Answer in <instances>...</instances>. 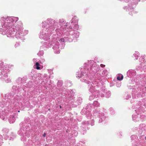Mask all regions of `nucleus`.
Returning <instances> with one entry per match:
<instances>
[{
    "label": "nucleus",
    "instance_id": "f257e3e1",
    "mask_svg": "<svg viewBox=\"0 0 146 146\" xmlns=\"http://www.w3.org/2000/svg\"><path fill=\"white\" fill-rule=\"evenodd\" d=\"M18 20V18L15 17H8L6 19L2 17L1 21H5V23L2 24L3 28L1 29L0 33L6 35L8 37H15L17 39L20 38L22 36V29L19 25L15 26L14 25Z\"/></svg>",
    "mask_w": 146,
    "mask_h": 146
},
{
    "label": "nucleus",
    "instance_id": "f03ea898",
    "mask_svg": "<svg viewBox=\"0 0 146 146\" xmlns=\"http://www.w3.org/2000/svg\"><path fill=\"white\" fill-rule=\"evenodd\" d=\"M54 22V21L51 19L47 20V22H42V27H43V25L44 24V23H47L46 27H48V29L47 30V31L46 30L45 32H41L40 33V34L39 35V37L40 38H42L45 40L50 41L49 40L50 39L49 38L50 34L48 33H50L54 29V26L52 25Z\"/></svg>",
    "mask_w": 146,
    "mask_h": 146
},
{
    "label": "nucleus",
    "instance_id": "7ed1b4c3",
    "mask_svg": "<svg viewBox=\"0 0 146 146\" xmlns=\"http://www.w3.org/2000/svg\"><path fill=\"white\" fill-rule=\"evenodd\" d=\"M90 70L89 69H88L87 71L86 68H85L84 69L83 73L82 72L81 74L77 76H76L77 77L79 78H81L80 80L82 82H85L86 83L89 84L90 81L88 80V78H89V75H88V72Z\"/></svg>",
    "mask_w": 146,
    "mask_h": 146
},
{
    "label": "nucleus",
    "instance_id": "20e7f679",
    "mask_svg": "<svg viewBox=\"0 0 146 146\" xmlns=\"http://www.w3.org/2000/svg\"><path fill=\"white\" fill-rule=\"evenodd\" d=\"M59 42H56L54 45L53 46L52 48L55 50L54 52L56 54H59L60 52V50L59 49Z\"/></svg>",
    "mask_w": 146,
    "mask_h": 146
},
{
    "label": "nucleus",
    "instance_id": "39448f33",
    "mask_svg": "<svg viewBox=\"0 0 146 146\" xmlns=\"http://www.w3.org/2000/svg\"><path fill=\"white\" fill-rule=\"evenodd\" d=\"M10 72V70L9 69H7V67H5V68L3 69L2 70L1 73L3 75L4 77H6L7 76V74Z\"/></svg>",
    "mask_w": 146,
    "mask_h": 146
},
{
    "label": "nucleus",
    "instance_id": "423d86ee",
    "mask_svg": "<svg viewBox=\"0 0 146 146\" xmlns=\"http://www.w3.org/2000/svg\"><path fill=\"white\" fill-rule=\"evenodd\" d=\"M5 114L6 113L5 111H3V110L1 111L0 110V118H1L3 120H5V119L7 118Z\"/></svg>",
    "mask_w": 146,
    "mask_h": 146
},
{
    "label": "nucleus",
    "instance_id": "0eeeda50",
    "mask_svg": "<svg viewBox=\"0 0 146 146\" xmlns=\"http://www.w3.org/2000/svg\"><path fill=\"white\" fill-rule=\"evenodd\" d=\"M99 93L98 91H96V93H93L92 95L90 96L89 98V100H93L95 98H97L98 96Z\"/></svg>",
    "mask_w": 146,
    "mask_h": 146
},
{
    "label": "nucleus",
    "instance_id": "6e6552de",
    "mask_svg": "<svg viewBox=\"0 0 146 146\" xmlns=\"http://www.w3.org/2000/svg\"><path fill=\"white\" fill-rule=\"evenodd\" d=\"M99 116L100 118L99 120V122L100 123L102 122L103 121L105 120V117L104 116V114L102 112V113H99Z\"/></svg>",
    "mask_w": 146,
    "mask_h": 146
},
{
    "label": "nucleus",
    "instance_id": "1a4fd4ad",
    "mask_svg": "<svg viewBox=\"0 0 146 146\" xmlns=\"http://www.w3.org/2000/svg\"><path fill=\"white\" fill-rule=\"evenodd\" d=\"M127 73H129L130 76H134L136 74V72L134 70H131L128 71Z\"/></svg>",
    "mask_w": 146,
    "mask_h": 146
},
{
    "label": "nucleus",
    "instance_id": "9d476101",
    "mask_svg": "<svg viewBox=\"0 0 146 146\" xmlns=\"http://www.w3.org/2000/svg\"><path fill=\"white\" fill-rule=\"evenodd\" d=\"M91 87H90V88L89 89V90L90 92H91V93H96V91H96L95 90V89L94 88V87L93 86H92V84H91Z\"/></svg>",
    "mask_w": 146,
    "mask_h": 146
},
{
    "label": "nucleus",
    "instance_id": "9b49d317",
    "mask_svg": "<svg viewBox=\"0 0 146 146\" xmlns=\"http://www.w3.org/2000/svg\"><path fill=\"white\" fill-rule=\"evenodd\" d=\"M9 121L10 123H12L14 122L15 118L13 115H11L9 119Z\"/></svg>",
    "mask_w": 146,
    "mask_h": 146
},
{
    "label": "nucleus",
    "instance_id": "f8f14e48",
    "mask_svg": "<svg viewBox=\"0 0 146 146\" xmlns=\"http://www.w3.org/2000/svg\"><path fill=\"white\" fill-rule=\"evenodd\" d=\"M71 24H70L71 25H74V27H73L74 30H76L78 29V26L77 24H73L72 22H71Z\"/></svg>",
    "mask_w": 146,
    "mask_h": 146
},
{
    "label": "nucleus",
    "instance_id": "ddd939ff",
    "mask_svg": "<svg viewBox=\"0 0 146 146\" xmlns=\"http://www.w3.org/2000/svg\"><path fill=\"white\" fill-rule=\"evenodd\" d=\"M139 52H135V53L133 54L135 58L136 59H137V58L139 57Z\"/></svg>",
    "mask_w": 146,
    "mask_h": 146
},
{
    "label": "nucleus",
    "instance_id": "4468645a",
    "mask_svg": "<svg viewBox=\"0 0 146 146\" xmlns=\"http://www.w3.org/2000/svg\"><path fill=\"white\" fill-rule=\"evenodd\" d=\"M93 105L94 106H95L96 107H97L98 106H99L100 105V104L98 101H94Z\"/></svg>",
    "mask_w": 146,
    "mask_h": 146
},
{
    "label": "nucleus",
    "instance_id": "2eb2a0df",
    "mask_svg": "<svg viewBox=\"0 0 146 146\" xmlns=\"http://www.w3.org/2000/svg\"><path fill=\"white\" fill-rule=\"evenodd\" d=\"M140 62L142 63H144L145 62V60L143 56H141L139 59Z\"/></svg>",
    "mask_w": 146,
    "mask_h": 146
},
{
    "label": "nucleus",
    "instance_id": "dca6fc26",
    "mask_svg": "<svg viewBox=\"0 0 146 146\" xmlns=\"http://www.w3.org/2000/svg\"><path fill=\"white\" fill-rule=\"evenodd\" d=\"M62 84V81H59L57 83L58 86L60 87L61 86Z\"/></svg>",
    "mask_w": 146,
    "mask_h": 146
},
{
    "label": "nucleus",
    "instance_id": "f3484780",
    "mask_svg": "<svg viewBox=\"0 0 146 146\" xmlns=\"http://www.w3.org/2000/svg\"><path fill=\"white\" fill-rule=\"evenodd\" d=\"M67 37H65L64 38H62L60 39V40H58L59 42H64L65 39H66L67 38Z\"/></svg>",
    "mask_w": 146,
    "mask_h": 146
},
{
    "label": "nucleus",
    "instance_id": "a211bd4d",
    "mask_svg": "<svg viewBox=\"0 0 146 146\" xmlns=\"http://www.w3.org/2000/svg\"><path fill=\"white\" fill-rule=\"evenodd\" d=\"M44 54V51L43 50H41L38 53H37V55L39 56L42 55Z\"/></svg>",
    "mask_w": 146,
    "mask_h": 146
},
{
    "label": "nucleus",
    "instance_id": "6ab92c4d",
    "mask_svg": "<svg viewBox=\"0 0 146 146\" xmlns=\"http://www.w3.org/2000/svg\"><path fill=\"white\" fill-rule=\"evenodd\" d=\"M39 64L38 62H37L36 63V68L37 69L39 70L40 69V68L39 66Z\"/></svg>",
    "mask_w": 146,
    "mask_h": 146
},
{
    "label": "nucleus",
    "instance_id": "aec40b11",
    "mask_svg": "<svg viewBox=\"0 0 146 146\" xmlns=\"http://www.w3.org/2000/svg\"><path fill=\"white\" fill-rule=\"evenodd\" d=\"M123 76L122 75L121 76V77L120 78L119 76H118L117 77V80H123Z\"/></svg>",
    "mask_w": 146,
    "mask_h": 146
},
{
    "label": "nucleus",
    "instance_id": "412c9836",
    "mask_svg": "<svg viewBox=\"0 0 146 146\" xmlns=\"http://www.w3.org/2000/svg\"><path fill=\"white\" fill-rule=\"evenodd\" d=\"M80 103H81L82 102V100L81 98H78V100H77Z\"/></svg>",
    "mask_w": 146,
    "mask_h": 146
},
{
    "label": "nucleus",
    "instance_id": "4be33fe9",
    "mask_svg": "<svg viewBox=\"0 0 146 146\" xmlns=\"http://www.w3.org/2000/svg\"><path fill=\"white\" fill-rule=\"evenodd\" d=\"M66 26H67V27H68V28L70 29V30H72V26H71V25H69V26L68 25H66Z\"/></svg>",
    "mask_w": 146,
    "mask_h": 146
},
{
    "label": "nucleus",
    "instance_id": "5701e85b",
    "mask_svg": "<svg viewBox=\"0 0 146 146\" xmlns=\"http://www.w3.org/2000/svg\"><path fill=\"white\" fill-rule=\"evenodd\" d=\"M11 81V80L10 78H7L5 82L6 83H9Z\"/></svg>",
    "mask_w": 146,
    "mask_h": 146
},
{
    "label": "nucleus",
    "instance_id": "b1692460",
    "mask_svg": "<svg viewBox=\"0 0 146 146\" xmlns=\"http://www.w3.org/2000/svg\"><path fill=\"white\" fill-rule=\"evenodd\" d=\"M63 22V19H59V22L60 23H61Z\"/></svg>",
    "mask_w": 146,
    "mask_h": 146
},
{
    "label": "nucleus",
    "instance_id": "393cba45",
    "mask_svg": "<svg viewBox=\"0 0 146 146\" xmlns=\"http://www.w3.org/2000/svg\"><path fill=\"white\" fill-rule=\"evenodd\" d=\"M19 45V43H17L15 45V47H16L17 46H18Z\"/></svg>",
    "mask_w": 146,
    "mask_h": 146
},
{
    "label": "nucleus",
    "instance_id": "a878e982",
    "mask_svg": "<svg viewBox=\"0 0 146 146\" xmlns=\"http://www.w3.org/2000/svg\"><path fill=\"white\" fill-rule=\"evenodd\" d=\"M100 66L103 68V67H104L105 66V65H104V64H101L100 65Z\"/></svg>",
    "mask_w": 146,
    "mask_h": 146
},
{
    "label": "nucleus",
    "instance_id": "bb28decb",
    "mask_svg": "<svg viewBox=\"0 0 146 146\" xmlns=\"http://www.w3.org/2000/svg\"><path fill=\"white\" fill-rule=\"evenodd\" d=\"M84 124H88L89 123L88 122H83Z\"/></svg>",
    "mask_w": 146,
    "mask_h": 146
},
{
    "label": "nucleus",
    "instance_id": "cd10ccee",
    "mask_svg": "<svg viewBox=\"0 0 146 146\" xmlns=\"http://www.w3.org/2000/svg\"><path fill=\"white\" fill-rule=\"evenodd\" d=\"M119 0L121 1H125V2H127L129 1V0Z\"/></svg>",
    "mask_w": 146,
    "mask_h": 146
},
{
    "label": "nucleus",
    "instance_id": "c85d7f7f",
    "mask_svg": "<svg viewBox=\"0 0 146 146\" xmlns=\"http://www.w3.org/2000/svg\"><path fill=\"white\" fill-rule=\"evenodd\" d=\"M33 61H34V62H36V59H33Z\"/></svg>",
    "mask_w": 146,
    "mask_h": 146
},
{
    "label": "nucleus",
    "instance_id": "c756f323",
    "mask_svg": "<svg viewBox=\"0 0 146 146\" xmlns=\"http://www.w3.org/2000/svg\"><path fill=\"white\" fill-rule=\"evenodd\" d=\"M45 136H46V134H45V133H44V134L43 135V136L44 137H45Z\"/></svg>",
    "mask_w": 146,
    "mask_h": 146
},
{
    "label": "nucleus",
    "instance_id": "7c9ffc66",
    "mask_svg": "<svg viewBox=\"0 0 146 146\" xmlns=\"http://www.w3.org/2000/svg\"><path fill=\"white\" fill-rule=\"evenodd\" d=\"M108 93L109 94V96H108V97H107V98H108L109 97V96L111 95L110 93L109 92H108Z\"/></svg>",
    "mask_w": 146,
    "mask_h": 146
},
{
    "label": "nucleus",
    "instance_id": "2f4dec72",
    "mask_svg": "<svg viewBox=\"0 0 146 146\" xmlns=\"http://www.w3.org/2000/svg\"><path fill=\"white\" fill-rule=\"evenodd\" d=\"M128 96L129 98L130 97V96L129 95H128Z\"/></svg>",
    "mask_w": 146,
    "mask_h": 146
},
{
    "label": "nucleus",
    "instance_id": "473e14b6",
    "mask_svg": "<svg viewBox=\"0 0 146 146\" xmlns=\"http://www.w3.org/2000/svg\"><path fill=\"white\" fill-rule=\"evenodd\" d=\"M74 18H76V17H75V16H74Z\"/></svg>",
    "mask_w": 146,
    "mask_h": 146
},
{
    "label": "nucleus",
    "instance_id": "72a5a7b5",
    "mask_svg": "<svg viewBox=\"0 0 146 146\" xmlns=\"http://www.w3.org/2000/svg\"><path fill=\"white\" fill-rule=\"evenodd\" d=\"M76 32L78 33V34H79V33L78 32Z\"/></svg>",
    "mask_w": 146,
    "mask_h": 146
},
{
    "label": "nucleus",
    "instance_id": "f704fd0d",
    "mask_svg": "<svg viewBox=\"0 0 146 146\" xmlns=\"http://www.w3.org/2000/svg\"><path fill=\"white\" fill-rule=\"evenodd\" d=\"M18 112H19V111H18Z\"/></svg>",
    "mask_w": 146,
    "mask_h": 146
},
{
    "label": "nucleus",
    "instance_id": "c9c22d12",
    "mask_svg": "<svg viewBox=\"0 0 146 146\" xmlns=\"http://www.w3.org/2000/svg\"><path fill=\"white\" fill-rule=\"evenodd\" d=\"M145 139L146 140V137H145Z\"/></svg>",
    "mask_w": 146,
    "mask_h": 146
},
{
    "label": "nucleus",
    "instance_id": "e433bc0d",
    "mask_svg": "<svg viewBox=\"0 0 146 146\" xmlns=\"http://www.w3.org/2000/svg\"><path fill=\"white\" fill-rule=\"evenodd\" d=\"M139 1H140V0H139Z\"/></svg>",
    "mask_w": 146,
    "mask_h": 146
}]
</instances>
